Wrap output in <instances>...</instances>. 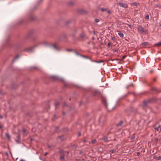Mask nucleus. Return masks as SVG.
Segmentation results:
<instances>
[{
  "instance_id": "1",
  "label": "nucleus",
  "mask_w": 161,
  "mask_h": 161,
  "mask_svg": "<svg viewBox=\"0 0 161 161\" xmlns=\"http://www.w3.org/2000/svg\"><path fill=\"white\" fill-rule=\"evenodd\" d=\"M137 29L138 31L142 33L147 34L148 33V31L147 29L144 30L143 27L141 25L138 26Z\"/></svg>"
},
{
  "instance_id": "2",
  "label": "nucleus",
  "mask_w": 161,
  "mask_h": 161,
  "mask_svg": "<svg viewBox=\"0 0 161 161\" xmlns=\"http://www.w3.org/2000/svg\"><path fill=\"white\" fill-rule=\"evenodd\" d=\"M41 43V42H40L38 43V44H36V45L33 46L32 47H29L27 48V49H26V51H27L28 52H32V51H33L34 49L38 46V45L39 44Z\"/></svg>"
},
{
  "instance_id": "3",
  "label": "nucleus",
  "mask_w": 161,
  "mask_h": 161,
  "mask_svg": "<svg viewBox=\"0 0 161 161\" xmlns=\"http://www.w3.org/2000/svg\"><path fill=\"white\" fill-rule=\"evenodd\" d=\"M118 4L120 7L125 8H126L128 7L127 4L125 3H118Z\"/></svg>"
},
{
  "instance_id": "4",
  "label": "nucleus",
  "mask_w": 161,
  "mask_h": 161,
  "mask_svg": "<svg viewBox=\"0 0 161 161\" xmlns=\"http://www.w3.org/2000/svg\"><path fill=\"white\" fill-rule=\"evenodd\" d=\"M103 102L104 104H105L106 106V108L109 111H110L111 110V109H110L108 107V106L107 105V102H106V100H103Z\"/></svg>"
},
{
  "instance_id": "5",
  "label": "nucleus",
  "mask_w": 161,
  "mask_h": 161,
  "mask_svg": "<svg viewBox=\"0 0 161 161\" xmlns=\"http://www.w3.org/2000/svg\"><path fill=\"white\" fill-rule=\"evenodd\" d=\"M160 125H159L158 127H155L154 129L155 130H157L158 132H160L161 131V129L160 128Z\"/></svg>"
},
{
  "instance_id": "6",
  "label": "nucleus",
  "mask_w": 161,
  "mask_h": 161,
  "mask_svg": "<svg viewBox=\"0 0 161 161\" xmlns=\"http://www.w3.org/2000/svg\"><path fill=\"white\" fill-rule=\"evenodd\" d=\"M148 103V101H144L143 102V104H142L143 106V107H146Z\"/></svg>"
},
{
  "instance_id": "7",
  "label": "nucleus",
  "mask_w": 161,
  "mask_h": 161,
  "mask_svg": "<svg viewBox=\"0 0 161 161\" xmlns=\"http://www.w3.org/2000/svg\"><path fill=\"white\" fill-rule=\"evenodd\" d=\"M118 34L119 36L121 38H123L124 37L123 34L120 31H118Z\"/></svg>"
},
{
  "instance_id": "8",
  "label": "nucleus",
  "mask_w": 161,
  "mask_h": 161,
  "mask_svg": "<svg viewBox=\"0 0 161 161\" xmlns=\"http://www.w3.org/2000/svg\"><path fill=\"white\" fill-rule=\"evenodd\" d=\"M101 139H103L105 142L108 141V138L106 136H103L102 138Z\"/></svg>"
},
{
  "instance_id": "9",
  "label": "nucleus",
  "mask_w": 161,
  "mask_h": 161,
  "mask_svg": "<svg viewBox=\"0 0 161 161\" xmlns=\"http://www.w3.org/2000/svg\"><path fill=\"white\" fill-rule=\"evenodd\" d=\"M154 158L157 160H161V156L158 157H156L155 156H154Z\"/></svg>"
},
{
  "instance_id": "10",
  "label": "nucleus",
  "mask_w": 161,
  "mask_h": 161,
  "mask_svg": "<svg viewBox=\"0 0 161 161\" xmlns=\"http://www.w3.org/2000/svg\"><path fill=\"white\" fill-rule=\"evenodd\" d=\"M154 46L155 47L161 46V42H159L155 44L154 45Z\"/></svg>"
},
{
  "instance_id": "11",
  "label": "nucleus",
  "mask_w": 161,
  "mask_h": 161,
  "mask_svg": "<svg viewBox=\"0 0 161 161\" xmlns=\"http://www.w3.org/2000/svg\"><path fill=\"white\" fill-rule=\"evenodd\" d=\"M123 121H120V122L119 124H117V125L118 126H122L123 125Z\"/></svg>"
},
{
  "instance_id": "12",
  "label": "nucleus",
  "mask_w": 161,
  "mask_h": 161,
  "mask_svg": "<svg viewBox=\"0 0 161 161\" xmlns=\"http://www.w3.org/2000/svg\"><path fill=\"white\" fill-rule=\"evenodd\" d=\"M74 53H75V54L77 55H80V56H81L83 57H85V58H87L86 57V56H82V55H80V54H79L76 51H74Z\"/></svg>"
},
{
  "instance_id": "13",
  "label": "nucleus",
  "mask_w": 161,
  "mask_h": 161,
  "mask_svg": "<svg viewBox=\"0 0 161 161\" xmlns=\"http://www.w3.org/2000/svg\"><path fill=\"white\" fill-rule=\"evenodd\" d=\"M54 49L57 50V46L55 44H53L51 46Z\"/></svg>"
},
{
  "instance_id": "14",
  "label": "nucleus",
  "mask_w": 161,
  "mask_h": 161,
  "mask_svg": "<svg viewBox=\"0 0 161 161\" xmlns=\"http://www.w3.org/2000/svg\"><path fill=\"white\" fill-rule=\"evenodd\" d=\"M6 136L8 138V140L10 139V136L8 133L6 134Z\"/></svg>"
},
{
  "instance_id": "15",
  "label": "nucleus",
  "mask_w": 161,
  "mask_h": 161,
  "mask_svg": "<svg viewBox=\"0 0 161 161\" xmlns=\"http://www.w3.org/2000/svg\"><path fill=\"white\" fill-rule=\"evenodd\" d=\"M100 10L102 12H104V11H107V9L106 8H101L100 9Z\"/></svg>"
},
{
  "instance_id": "16",
  "label": "nucleus",
  "mask_w": 161,
  "mask_h": 161,
  "mask_svg": "<svg viewBox=\"0 0 161 161\" xmlns=\"http://www.w3.org/2000/svg\"><path fill=\"white\" fill-rule=\"evenodd\" d=\"M60 158L61 160H63L64 159V158L63 155H61L60 156Z\"/></svg>"
},
{
  "instance_id": "17",
  "label": "nucleus",
  "mask_w": 161,
  "mask_h": 161,
  "mask_svg": "<svg viewBox=\"0 0 161 161\" xmlns=\"http://www.w3.org/2000/svg\"><path fill=\"white\" fill-rule=\"evenodd\" d=\"M145 19L147 20H148L149 19V15L148 14H147L145 17Z\"/></svg>"
},
{
  "instance_id": "18",
  "label": "nucleus",
  "mask_w": 161,
  "mask_h": 161,
  "mask_svg": "<svg viewBox=\"0 0 161 161\" xmlns=\"http://www.w3.org/2000/svg\"><path fill=\"white\" fill-rule=\"evenodd\" d=\"M59 104V103L58 102H56L55 103V105L56 107L58 106Z\"/></svg>"
},
{
  "instance_id": "19",
  "label": "nucleus",
  "mask_w": 161,
  "mask_h": 161,
  "mask_svg": "<svg viewBox=\"0 0 161 161\" xmlns=\"http://www.w3.org/2000/svg\"><path fill=\"white\" fill-rule=\"evenodd\" d=\"M96 139H94L92 141V144H95L96 143Z\"/></svg>"
},
{
  "instance_id": "20",
  "label": "nucleus",
  "mask_w": 161,
  "mask_h": 161,
  "mask_svg": "<svg viewBox=\"0 0 161 161\" xmlns=\"http://www.w3.org/2000/svg\"><path fill=\"white\" fill-rule=\"evenodd\" d=\"M148 44V43L147 42H143V43H142V45L144 46H147V45Z\"/></svg>"
},
{
  "instance_id": "21",
  "label": "nucleus",
  "mask_w": 161,
  "mask_h": 161,
  "mask_svg": "<svg viewBox=\"0 0 161 161\" xmlns=\"http://www.w3.org/2000/svg\"><path fill=\"white\" fill-rule=\"evenodd\" d=\"M99 21V20L98 19H95V21L96 22H98Z\"/></svg>"
},
{
  "instance_id": "22",
  "label": "nucleus",
  "mask_w": 161,
  "mask_h": 161,
  "mask_svg": "<svg viewBox=\"0 0 161 161\" xmlns=\"http://www.w3.org/2000/svg\"><path fill=\"white\" fill-rule=\"evenodd\" d=\"M19 58V57L18 56H17L16 57H15V58L14 60V61H15L16 60V59H17Z\"/></svg>"
},
{
  "instance_id": "23",
  "label": "nucleus",
  "mask_w": 161,
  "mask_h": 161,
  "mask_svg": "<svg viewBox=\"0 0 161 161\" xmlns=\"http://www.w3.org/2000/svg\"><path fill=\"white\" fill-rule=\"evenodd\" d=\"M135 138V136H134V135H133L131 137V139L132 140L134 139Z\"/></svg>"
},
{
  "instance_id": "24",
  "label": "nucleus",
  "mask_w": 161,
  "mask_h": 161,
  "mask_svg": "<svg viewBox=\"0 0 161 161\" xmlns=\"http://www.w3.org/2000/svg\"><path fill=\"white\" fill-rule=\"evenodd\" d=\"M132 5H135V6L137 5V3H136V2L134 3H132Z\"/></svg>"
},
{
  "instance_id": "25",
  "label": "nucleus",
  "mask_w": 161,
  "mask_h": 161,
  "mask_svg": "<svg viewBox=\"0 0 161 161\" xmlns=\"http://www.w3.org/2000/svg\"><path fill=\"white\" fill-rule=\"evenodd\" d=\"M114 150L113 149L112 150H111L110 151V152L111 153H113L114 152Z\"/></svg>"
},
{
  "instance_id": "26",
  "label": "nucleus",
  "mask_w": 161,
  "mask_h": 161,
  "mask_svg": "<svg viewBox=\"0 0 161 161\" xmlns=\"http://www.w3.org/2000/svg\"><path fill=\"white\" fill-rule=\"evenodd\" d=\"M22 131L24 133H25L26 132V130L25 129H23Z\"/></svg>"
},
{
  "instance_id": "27",
  "label": "nucleus",
  "mask_w": 161,
  "mask_h": 161,
  "mask_svg": "<svg viewBox=\"0 0 161 161\" xmlns=\"http://www.w3.org/2000/svg\"><path fill=\"white\" fill-rule=\"evenodd\" d=\"M107 12L108 14H111V12L110 10H108L107 11Z\"/></svg>"
},
{
  "instance_id": "28",
  "label": "nucleus",
  "mask_w": 161,
  "mask_h": 161,
  "mask_svg": "<svg viewBox=\"0 0 161 161\" xmlns=\"http://www.w3.org/2000/svg\"><path fill=\"white\" fill-rule=\"evenodd\" d=\"M110 42H108V47H109L110 46Z\"/></svg>"
},
{
  "instance_id": "29",
  "label": "nucleus",
  "mask_w": 161,
  "mask_h": 161,
  "mask_svg": "<svg viewBox=\"0 0 161 161\" xmlns=\"http://www.w3.org/2000/svg\"><path fill=\"white\" fill-rule=\"evenodd\" d=\"M44 154L45 156L47 155V152L45 153Z\"/></svg>"
},
{
  "instance_id": "30",
  "label": "nucleus",
  "mask_w": 161,
  "mask_h": 161,
  "mask_svg": "<svg viewBox=\"0 0 161 161\" xmlns=\"http://www.w3.org/2000/svg\"><path fill=\"white\" fill-rule=\"evenodd\" d=\"M128 25V26L129 27H130V28L131 29V25Z\"/></svg>"
},
{
  "instance_id": "31",
  "label": "nucleus",
  "mask_w": 161,
  "mask_h": 161,
  "mask_svg": "<svg viewBox=\"0 0 161 161\" xmlns=\"http://www.w3.org/2000/svg\"><path fill=\"white\" fill-rule=\"evenodd\" d=\"M99 122H100L101 121V117H100L99 119Z\"/></svg>"
},
{
  "instance_id": "32",
  "label": "nucleus",
  "mask_w": 161,
  "mask_h": 161,
  "mask_svg": "<svg viewBox=\"0 0 161 161\" xmlns=\"http://www.w3.org/2000/svg\"><path fill=\"white\" fill-rule=\"evenodd\" d=\"M86 140H84L83 141V142L84 143H85L86 142Z\"/></svg>"
},
{
  "instance_id": "33",
  "label": "nucleus",
  "mask_w": 161,
  "mask_h": 161,
  "mask_svg": "<svg viewBox=\"0 0 161 161\" xmlns=\"http://www.w3.org/2000/svg\"><path fill=\"white\" fill-rule=\"evenodd\" d=\"M137 156H138L140 155V153H137Z\"/></svg>"
},
{
  "instance_id": "34",
  "label": "nucleus",
  "mask_w": 161,
  "mask_h": 161,
  "mask_svg": "<svg viewBox=\"0 0 161 161\" xmlns=\"http://www.w3.org/2000/svg\"><path fill=\"white\" fill-rule=\"evenodd\" d=\"M94 62H95L97 63H100L101 62L97 61H94Z\"/></svg>"
},
{
  "instance_id": "35",
  "label": "nucleus",
  "mask_w": 161,
  "mask_h": 161,
  "mask_svg": "<svg viewBox=\"0 0 161 161\" xmlns=\"http://www.w3.org/2000/svg\"><path fill=\"white\" fill-rule=\"evenodd\" d=\"M3 128V126L2 125H0V129H2Z\"/></svg>"
},
{
  "instance_id": "36",
  "label": "nucleus",
  "mask_w": 161,
  "mask_h": 161,
  "mask_svg": "<svg viewBox=\"0 0 161 161\" xmlns=\"http://www.w3.org/2000/svg\"><path fill=\"white\" fill-rule=\"evenodd\" d=\"M115 39V38L114 37H113L112 38V40H114Z\"/></svg>"
},
{
  "instance_id": "37",
  "label": "nucleus",
  "mask_w": 161,
  "mask_h": 161,
  "mask_svg": "<svg viewBox=\"0 0 161 161\" xmlns=\"http://www.w3.org/2000/svg\"><path fill=\"white\" fill-rule=\"evenodd\" d=\"M125 58V56H123V59L124 58Z\"/></svg>"
},
{
  "instance_id": "38",
  "label": "nucleus",
  "mask_w": 161,
  "mask_h": 161,
  "mask_svg": "<svg viewBox=\"0 0 161 161\" xmlns=\"http://www.w3.org/2000/svg\"><path fill=\"white\" fill-rule=\"evenodd\" d=\"M0 118L2 119L3 118V116L0 115Z\"/></svg>"
},
{
  "instance_id": "39",
  "label": "nucleus",
  "mask_w": 161,
  "mask_h": 161,
  "mask_svg": "<svg viewBox=\"0 0 161 161\" xmlns=\"http://www.w3.org/2000/svg\"><path fill=\"white\" fill-rule=\"evenodd\" d=\"M80 133H79L78 134V136H80Z\"/></svg>"
},
{
  "instance_id": "40",
  "label": "nucleus",
  "mask_w": 161,
  "mask_h": 161,
  "mask_svg": "<svg viewBox=\"0 0 161 161\" xmlns=\"http://www.w3.org/2000/svg\"><path fill=\"white\" fill-rule=\"evenodd\" d=\"M34 19V18H33V19H31L32 20H33Z\"/></svg>"
},
{
  "instance_id": "41",
  "label": "nucleus",
  "mask_w": 161,
  "mask_h": 161,
  "mask_svg": "<svg viewBox=\"0 0 161 161\" xmlns=\"http://www.w3.org/2000/svg\"><path fill=\"white\" fill-rule=\"evenodd\" d=\"M160 26L161 27V23L160 24Z\"/></svg>"
},
{
  "instance_id": "42",
  "label": "nucleus",
  "mask_w": 161,
  "mask_h": 161,
  "mask_svg": "<svg viewBox=\"0 0 161 161\" xmlns=\"http://www.w3.org/2000/svg\"><path fill=\"white\" fill-rule=\"evenodd\" d=\"M152 72V71H150V72H151V73Z\"/></svg>"
},
{
  "instance_id": "43",
  "label": "nucleus",
  "mask_w": 161,
  "mask_h": 161,
  "mask_svg": "<svg viewBox=\"0 0 161 161\" xmlns=\"http://www.w3.org/2000/svg\"><path fill=\"white\" fill-rule=\"evenodd\" d=\"M116 1H118V0H116Z\"/></svg>"
}]
</instances>
